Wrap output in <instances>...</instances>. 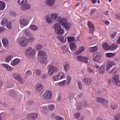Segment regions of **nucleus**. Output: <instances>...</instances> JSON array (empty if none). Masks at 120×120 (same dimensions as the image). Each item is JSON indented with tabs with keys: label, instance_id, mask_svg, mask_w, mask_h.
I'll return each mask as SVG.
<instances>
[{
	"label": "nucleus",
	"instance_id": "obj_63",
	"mask_svg": "<svg viewBox=\"0 0 120 120\" xmlns=\"http://www.w3.org/2000/svg\"><path fill=\"white\" fill-rule=\"evenodd\" d=\"M97 11L96 9H93L90 10V15H92L94 13L96 12Z\"/></svg>",
	"mask_w": 120,
	"mask_h": 120
},
{
	"label": "nucleus",
	"instance_id": "obj_34",
	"mask_svg": "<svg viewBox=\"0 0 120 120\" xmlns=\"http://www.w3.org/2000/svg\"><path fill=\"white\" fill-rule=\"evenodd\" d=\"M118 46L116 44H113L111 46H110V50H114L117 48Z\"/></svg>",
	"mask_w": 120,
	"mask_h": 120
},
{
	"label": "nucleus",
	"instance_id": "obj_37",
	"mask_svg": "<svg viewBox=\"0 0 120 120\" xmlns=\"http://www.w3.org/2000/svg\"><path fill=\"white\" fill-rule=\"evenodd\" d=\"M85 48L83 47H81L79 48V50L78 52H77L76 53V54L77 55H78L81 52L84 51L85 49Z\"/></svg>",
	"mask_w": 120,
	"mask_h": 120
},
{
	"label": "nucleus",
	"instance_id": "obj_40",
	"mask_svg": "<svg viewBox=\"0 0 120 120\" xmlns=\"http://www.w3.org/2000/svg\"><path fill=\"white\" fill-rule=\"evenodd\" d=\"M8 22L6 19H4L1 22V24L2 26H4L5 25H6L7 23Z\"/></svg>",
	"mask_w": 120,
	"mask_h": 120
},
{
	"label": "nucleus",
	"instance_id": "obj_51",
	"mask_svg": "<svg viewBox=\"0 0 120 120\" xmlns=\"http://www.w3.org/2000/svg\"><path fill=\"white\" fill-rule=\"evenodd\" d=\"M75 95L74 93H71L69 94V99L70 100H71L73 99L74 98V96Z\"/></svg>",
	"mask_w": 120,
	"mask_h": 120
},
{
	"label": "nucleus",
	"instance_id": "obj_50",
	"mask_svg": "<svg viewBox=\"0 0 120 120\" xmlns=\"http://www.w3.org/2000/svg\"><path fill=\"white\" fill-rule=\"evenodd\" d=\"M55 118L56 120H64L63 118H61L58 115H56L55 116Z\"/></svg>",
	"mask_w": 120,
	"mask_h": 120
},
{
	"label": "nucleus",
	"instance_id": "obj_25",
	"mask_svg": "<svg viewBox=\"0 0 120 120\" xmlns=\"http://www.w3.org/2000/svg\"><path fill=\"white\" fill-rule=\"evenodd\" d=\"M9 95L11 97L15 98H16L17 97V95L13 90H12L9 92Z\"/></svg>",
	"mask_w": 120,
	"mask_h": 120
},
{
	"label": "nucleus",
	"instance_id": "obj_39",
	"mask_svg": "<svg viewBox=\"0 0 120 120\" xmlns=\"http://www.w3.org/2000/svg\"><path fill=\"white\" fill-rule=\"evenodd\" d=\"M118 107V104H115L111 105V107L112 109L113 110L116 109Z\"/></svg>",
	"mask_w": 120,
	"mask_h": 120
},
{
	"label": "nucleus",
	"instance_id": "obj_28",
	"mask_svg": "<svg viewBox=\"0 0 120 120\" xmlns=\"http://www.w3.org/2000/svg\"><path fill=\"white\" fill-rule=\"evenodd\" d=\"M5 7V4L3 1H0V10H3Z\"/></svg>",
	"mask_w": 120,
	"mask_h": 120
},
{
	"label": "nucleus",
	"instance_id": "obj_64",
	"mask_svg": "<svg viewBox=\"0 0 120 120\" xmlns=\"http://www.w3.org/2000/svg\"><path fill=\"white\" fill-rule=\"evenodd\" d=\"M47 77V75L46 74H43L41 75V78L42 79H45Z\"/></svg>",
	"mask_w": 120,
	"mask_h": 120
},
{
	"label": "nucleus",
	"instance_id": "obj_43",
	"mask_svg": "<svg viewBox=\"0 0 120 120\" xmlns=\"http://www.w3.org/2000/svg\"><path fill=\"white\" fill-rule=\"evenodd\" d=\"M63 51L64 52H67L68 51V47L67 45H64L62 47Z\"/></svg>",
	"mask_w": 120,
	"mask_h": 120
},
{
	"label": "nucleus",
	"instance_id": "obj_20",
	"mask_svg": "<svg viewBox=\"0 0 120 120\" xmlns=\"http://www.w3.org/2000/svg\"><path fill=\"white\" fill-rule=\"evenodd\" d=\"M83 81L86 84L89 85L90 84L92 80L90 79L86 78L83 79Z\"/></svg>",
	"mask_w": 120,
	"mask_h": 120
},
{
	"label": "nucleus",
	"instance_id": "obj_56",
	"mask_svg": "<svg viewBox=\"0 0 120 120\" xmlns=\"http://www.w3.org/2000/svg\"><path fill=\"white\" fill-rule=\"evenodd\" d=\"M54 105L53 104H51L49 105L48 107L50 111L54 109Z\"/></svg>",
	"mask_w": 120,
	"mask_h": 120
},
{
	"label": "nucleus",
	"instance_id": "obj_46",
	"mask_svg": "<svg viewBox=\"0 0 120 120\" xmlns=\"http://www.w3.org/2000/svg\"><path fill=\"white\" fill-rule=\"evenodd\" d=\"M82 104L81 102H79L77 104V108L78 110H79L82 109Z\"/></svg>",
	"mask_w": 120,
	"mask_h": 120
},
{
	"label": "nucleus",
	"instance_id": "obj_22",
	"mask_svg": "<svg viewBox=\"0 0 120 120\" xmlns=\"http://www.w3.org/2000/svg\"><path fill=\"white\" fill-rule=\"evenodd\" d=\"M51 16L53 19L56 21L60 19V16H58V14H51Z\"/></svg>",
	"mask_w": 120,
	"mask_h": 120
},
{
	"label": "nucleus",
	"instance_id": "obj_54",
	"mask_svg": "<svg viewBox=\"0 0 120 120\" xmlns=\"http://www.w3.org/2000/svg\"><path fill=\"white\" fill-rule=\"evenodd\" d=\"M106 55L107 57H111L114 56V54L113 53H107L106 54Z\"/></svg>",
	"mask_w": 120,
	"mask_h": 120
},
{
	"label": "nucleus",
	"instance_id": "obj_36",
	"mask_svg": "<svg viewBox=\"0 0 120 120\" xmlns=\"http://www.w3.org/2000/svg\"><path fill=\"white\" fill-rule=\"evenodd\" d=\"M59 80L63 78L64 77V74L62 72H60L57 75Z\"/></svg>",
	"mask_w": 120,
	"mask_h": 120
},
{
	"label": "nucleus",
	"instance_id": "obj_31",
	"mask_svg": "<svg viewBox=\"0 0 120 120\" xmlns=\"http://www.w3.org/2000/svg\"><path fill=\"white\" fill-rule=\"evenodd\" d=\"M34 73L37 76H39L41 75V71L40 70L36 69L34 71Z\"/></svg>",
	"mask_w": 120,
	"mask_h": 120
},
{
	"label": "nucleus",
	"instance_id": "obj_19",
	"mask_svg": "<svg viewBox=\"0 0 120 120\" xmlns=\"http://www.w3.org/2000/svg\"><path fill=\"white\" fill-rule=\"evenodd\" d=\"M20 60L19 59L16 58L14 59L13 61L12 60L11 62V64L14 66L17 65L20 62Z\"/></svg>",
	"mask_w": 120,
	"mask_h": 120
},
{
	"label": "nucleus",
	"instance_id": "obj_42",
	"mask_svg": "<svg viewBox=\"0 0 120 120\" xmlns=\"http://www.w3.org/2000/svg\"><path fill=\"white\" fill-rule=\"evenodd\" d=\"M86 71L88 72L90 74H93L94 72V70L88 67L87 68Z\"/></svg>",
	"mask_w": 120,
	"mask_h": 120
},
{
	"label": "nucleus",
	"instance_id": "obj_38",
	"mask_svg": "<svg viewBox=\"0 0 120 120\" xmlns=\"http://www.w3.org/2000/svg\"><path fill=\"white\" fill-rule=\"evenodd\" d=\"M119 76L118 75H114L112 78V81L114 82L117 81L119 80Z\"/></svg>",
	"mask_w": 120,
	"mask_h": 120
},
{
	"label": "nucleus",
	"instance_id": "obj_33",
	"mask_svg": "<svg viewBox=\"0 0 120 120\" xmlns=\"http://www.w3.org/2000/svg\"><path fill=\"white\" fill-rule=\"evenodd\" d=\"M89 49L90 52H94L97 51V47L96 46L90 47L89 48Z\"/></svg>",
	"mask_w": 120,
	"mask_h": 120
},
{
	"label": "nucleus",
	"instance_id": "obj_4",
	"mask_svg": "<svg viewBox=\"0 0 120 120\" xmlns=\"http://www.w3.org/2000/svg\"><path fill=\"white\" fill-rule=\"evenodd\" d=\"M55 33L58 34L57 36V38L61 42H65L66 41V38H64L62 36V35L64 33V30L61 28L56 32Z\"/></svg>",
	"mask_w": 120,
	"mask_h": 120
},
{
	"label": "nucleus",
	"instance_id": "obj_13",
	"mask_svg": "<svg viewBox=\"0 0 120 120\" xmlns=\"http://www.w3.org/2000/svg\"><path fill=\"white\" fill-rule=\"evenodd\" d=\"M77 59L79 61L85 62L86 63H88L87 60L88 59V58L87 57L79 56L77 57Z\"/></svg>",
	"mask_w": 120,
	"mask_h": 120
},
{
	"label": "nucleus",
	"instance_id": "obj_29",
	"mask_svg": "<svg viewBox=\"0 0 120 120\" xmlns=\"http://www.w3.org/2000/svg\"><path fill=\"white\" fill-rule=\"evenodd\" d=\"M70 68L69 64V63H65L64 66V69L65 71H68Z\"/></svg>",
	"mask_w": 120,
	"mask_h": 120
},
{
	"label": "nucleus",
	"instance_id": "obj_55",
	"mask_svg": "<svg viewBox=\"0 0 120 120\" xmlns=\"http://www.w3.org/2000/svg\"><path fill=\"white\" fill-rule=\"evenodd\" d=\"M46 22L48 23H51L52 21V20L50 17H48L46 19Z\"/></svg>",
	"mask_w": 120,
	"mask_h": 120
},
{
	"label": "nucleus",
	"instance_id": "obj_35",
	"mask_svg": "<svg viewBox=\"0 0 120 120\" xmlns=\"http://www.w3.org/2000/svg\"><path fill=\"white\" fill-rule=\"evenodd\" d=\"M68 39V41L69 42L72 41H75V38L71 36L67 37Z\"/></svg>",
	"mask_w": 120,
	"mask_h": 120
},
{
	"label": "nucleus",
	"instance_id": "obj_23",
	"mask_svg": "<svg viewBox=\"0 0 120 120\" xmlns=\"http://www.w3.org/2000/svg\"><path fill=\"white\" fill-rule=\"evenodd\" d=\"M2 65L8 71H11L13 70V68L8 64H2Z\"/></svg>",
	"mask_w": 120,
	"mask_h": 120
},
{
	"label": "nucleus",
	"instance_id": "obj_24",
	"mask_svg": "<svg viewBox=\"0 0 120 120\" xmlns=\"http://www.w3.org/2000/svg\"><path fill=\"white\" fill-rule=\"evenodd\" d=\"M104 50L105 51L109 50L110 46L107 43H104L102 44Z\"/></svg>",
	"mask_w": 120,
	"mask_h": 120
},
{
	"label": "nucleus",
	"instance_id": "obj_2",
	"mask_svg": "<svg viewBox=\"0 0 120 120\" xmlns=\"http://www.w3.org/2000/svg\"><path fill=\"white\" fill-rule=\"evenodd\" d=\"M38 57L39 58V61L41 63L45 64L47 62V56L44 52L39 51L38 53Z\"/></svg>",
	"mask_w": 120,
	"mask_h": 120
},
{
	"label": "nucleus",
	"instance_id": "obj_15",
	"mask_svg": "<svg viewBox=\"0 0 120 120\" xmlns=\"http://www.w3.org/2000/svg\"><path fill=\"white\" fill-rule=\"evenodd\" d=\"M19 22L20 25L24 26H26L29 23L28 20L25 19H20Z\"/></svg>",
	"mask_w": 120,
	"mask_h": 120
},
{
	"label": "nucleus",
	"instance_id": "obj_41",
	"mask_svg": "<svg viewBox=\"0 0 120 120\" xmlns=\"http://www.w3.org/2000/svg\"><path fill=\"white\" fill-rule=\"evenodd\" d=\"M42 45L39 44H36L35 46V48L37 50H40L42 47Z\"/></svg>",
	"mask_w": 120,
	"mask_h": 120
},
{
	"label": "nucleus",
	"instance_id": "obj_26",
	"mask_svg": "<svg viewBox=\"0 0 120 120\" xmlns=\"http://www.w3.org/2000/svg\"><path fill=\"white\" fill-rule=\"evenodd\" d=\"M58 21V22L61 24L62 26L67 22V20L65 18L60 19Z\"/></svg>",
	"mask_w": 120,
	"mask_h": 120
},
{
	"label": "nucleus",
	"instance_id": "obj_5",
	"mask_svg": "<svg viewBox=\"0 0 120 120\" xmlns=\"http://www.w3.org/2000/svg\"><path fill=\"white\" fill-rule=\"evenodd\" d=\"M35 53V49L31 47H30L26 50L25 52V54L26 56L31 57L34 56Z\"/></svg>",
	"mask_w": 120,
	"mask_h": 120
},
{
	"label": "nucleus",
	"instance_id": "obj_45",
	"mask_svg": "<svg viewBox=\"0 0 120 120\" xmlns=\"http://www.w3.org/2000/svg\"><path fill=\"white\" fill-rule=\"evenodd\" d=\"M13 57V56L12 55H10L7 57L6 59V62L7 63L9 62Z\"/></svg>",
	"mask_w": 120,
	"mask_h": 120
},
{
	"label": "nucleus",
	"instance_id": "obj_6",
	"mask_svg": "<svg viewBox=\"0 0 120 120\" xmlns=\"http://www.w3.org/2000/svg\"><path fill=\"white\" fill-rule=\"evenodd\" d=\"M28 42V39L26 38L23 37L21 38L18 41L19 45L21 46L24 47L26 46Z\"/></svg>",
	"mask_w": 120,
	"mask_h": 120
},
{
	"label": "nucleus",
	"instance_id": "obj_58",
	"mask_svg": "<svg viewBox=\"0 0 120 120\" xmlns=\"http://www.w3.org/2000/svg\"><path fill=\"white\" fill-rule=\"evenodd\" d=\"M67 85H69L70 83L71 80L72 79L71 77L70 76H68L67 77Z\"/></svg>",
	"mask_w": 120,
	"mask_h": 120
},
{
	"label": "nucleus",
	"instance_id": "obj_44",
	"mask_svg": "<svg viewBox=\"0 0 120 120\" xmlns=\"http://www.w3.org/2000/svg\"><path fill=\"white\" fill-rule=\"evenodd\" d=\"M6 26L8 29H11L12 28V26L11 22L10 21L7 22L6 24Z\"/></svg>",
	"mask_w": 120,
	"mask_h": 120
},
{
	"label": "nucleus",
	"instance_id": "obj_52",
	"mask_svg": "<svg viewBox=\"0 0 120 120\" xmlns=\"http://www.w3.org/2000/svg\"><path fill=\"white\" fill-rule=\"evenodd\" d=\"M66 83V80H64L62 82H59L58 84L59 85L61 86H64L65 85Z\"/></svg>",
	"mask_w": 120,
	"mask_h": 120
},
{
	"label": "nucleus",
	"instance_id": "obj_61",
	"mask_svg": "<svg viewBox=\"0 0 120 120\" xmlns=\"http://www.w3.org/2000/svg\"><path fill=\"white\" fill-rule=\"evenodd\" d=\"M47 109V108L45 107H44L42 108V112L44 114H45L46 112L45 111H46Z\"/></svg>",
	"mask_w": 120,
	"mask_h": 120
},
{
	"label": "nucleus",
	"instance_id": "obj_3",
	"mask_svg": "<svg viewBox=\"0 0 120 120\" xmlns=\"http://www.w3.org/2000/svg\"><path fill=\"white\" fill-rule=\"evenodd\" d=\"M47 74L49 76L52 75L54 73L58 71L57 67L51 64L47 66Z\"/></svg>",
	"mask_w": 120,
	"mask_h": 120
},
{
	"label": "nucleus",
	"instance_id": "obj_57",
	"mask_svg": "<svg viewBox=\"0 0 120 120\" xmlns=\"http://www.w3.org/2000/svg\"><path fill=\"white\" fill-rule=\"evenodd\" d=\"M26 76H30L31 75L32 73L31 71L28 70L26 72Z\"/></svg>",
	"mask_w": 120,
	"mask_h": 120
},
{
	"label": "nucleus",
	"instance_id": "obj_16",
	"mask_svg": "<svg viewBox=\"0 0 120 120\" xmlns=\"http://www.w3.org/2000/svg\"><path fill=\"white\" fill-rule=\"evenodd\" d=\"M61 27L60 24L58 23H56L53 25L52 26V28L54 29L55 32L58 31L60 29Z\"/></svg>",
	"mask_w": 120,
	"mask_h": 120
},
{
	"label": "nucleus",
	"instance_id": "obj_7",
	"mask_svg": "<svg viewBox=\"0 0 120 120\" xmlns=\"http://www.w3.org/2000/svg\"><path fill=\"white\" fill-rule=\"evenodd\" d=\"M12 76L14 79L18 81L20 84H22L24 83V80L22 79L21 75L20 74L14 73L13 74Z\"/></svg>",
	"mask_w": 120,
	"mask_h": 120
},
{
	"label": "nucleus",
	"instance_id": "obj_53",
	"mask_svg": "<svg viewBox=\"0 0 120 120\" xmlns=\"http://www.w3.org/2000/svg\"><path fill=\"white\" fill-rule=\"evenodd\" d=\"M77 82L79 89L81 90L82 89V84L81 81L79 80H77Z\"/></svg>",
	"mask_w": 120,
	"mask_h": 120
},
{
	"label": "nucleus",
	"instance_id": "obj_17",
	"mask_svg": "<svg viewBox=\"0 0 120 120\" xmlns=\"http://www.w3.org/2000/svg\"><path fill=\"white\" fill-rule=\"evenodd\" d=\"M55 2V0H46L45 1V3L47 6H50L53 5Z\"/></svg>",
	"mask_w": 120,
	"mask_h": 120
},
{
	"label": "nucleus",
	"instance_id": "obj_47",
	"mask_svg": "<svg viewBox=\"0 0 120 120\" xmlns=\"http://www.w3.org/2000/svg\"><path fill=\"white\" fill-rule=\"evenodd\" d=\"M30 28L32 30H36L38 29V27L34 25H31L30 26Z\"/></svg>",
	"mask_w": 120,
	"mask_h": 120
},
{
	"label": "nucleus",
	"instance_id": "obj_49",
	"mask_svg": "<svg viewBox=\"0 0 120 120\" xmlns=\"http://www.w3.org/2000/svg\"><path fill=\"white\" fill-rule=\"evenodd\" d=\"M24 32L26 35L28 36H30L31 35V33L27 30H25L24 31Z\"/></svg>",
	"mask_w": 120,
	"mask_h": 120
},
{
	"label": "nucleus",
	"instance_id": "obj_18",
	"mask_svg": "<svg viewBox=\"0 0 120 120\" xmlns=\"http://www.w3.org/2000/svg\"><path fill=\"white\" fill-rule=\"evenodd\" d=\"M69 46L71 50H75L76 49L77 47L75 43L74 42H71Z\"/></svg>",
	"mask_w": 120,
	"mask_h": 120
},
{
	"label": "nucleus",
	"instance_id": "obj_59",
	"mask_svg": "<svg viewBox=\"0 0 120 120\" xmlns=\"http://www.w3.org/2000/svg\"><path fill=\"white\" fill-rule=\"evenodd\" d=\"M80 113H77L75 114V117L78 120L79 118L80 117Z\"/></svg>",
	"mask_w": 120,
	"mask_h": 120
},
{
	"label": "nucleus",
	"instance_id": "obj_21",
	"mask_svg": "<svg viewBox=\"0 0 120 120\" xmlns=\"http://www.w3.org/2000/svg\"><path fill=\"white\" fill-rule=\"evenodd\" d=\"M114 64L113 62L112 61L109 62L107 65L106 70L107 71H108L109 70L112 66Z\"/></svg>",
	"mask_w": 120,
	"mask_h": 120
},
{
	"label": "nucleus",
	"instance_id": "obj_1",
	"mask_svg": "<svg viewBox=\"0 0 120 120\" xmlns=\"http://www.w3.org/2000/svg\"><path fill=\"white\" fill-rule=\"evenodd\" d=\"M27 0H18V3L21 6L20 7V10L22 11H25L27 10L30 9L31 5L27 4Z\"/></svg>",
	"mask_w": 120,
	"mask_h": 120
},
{
	"label": "nucleus",
	"instance_id": "obj_30",
	"mask_svg": "<svg viewBox=\"0 0 120 120\" xmlns=\"http://www.w3.org/2000/svg\"><path fill=\"white\" fill-rule=\"evenodd\" d=\"M71 26V24L69 22H67L62 26H63L66 29L68 30L69 29Z\"/></svg>",
	"mask_w": 120,
	"mask_h": 120
},
{
	"label": "nucleus",
	"instance_id": "obj_11",
	"mask_svg": "<svg viewBox=\"0 0 120 120\" xmlns=\"http://www.w3.org/2000/svg\"><path fill=\"white\" fill-rule=\"evenodd\" d=\"M101 54L99 52H97L93 55V60L94 61L98 62L101 56Z\"/></svg>",
	"mask_w": 120,
	"mask_h": 120
},
{
	"label": "nucleus",
	"instance_id": "obj_48",
	"mask_svg": "<svg viewBox=\"0 0 120 120\" xmlns=\"http://www.w3.org/2000/svg\"><path fill=\"white\" fill-rule=\"evenodd\" d=\"M115 120H120V113H118L114 117Z\"/></svg>",
	"mask_w": 120,
	"mask_h": 120
},
{
	"label": "nucleus",
	"instance_id": "obj_9",
	"mask_svg": "<svg viewBox=\"0 0 120 120\" xmlns=\"http://www.w3.org/2000/svg\"><path fill=\"white\" fill-rule=\"evenodd\" d=\"M96 100L97 102L102 103L105 106L107 105L108 101L104 99L101 97H98L96 98Z\"/></svg>",
	"mask_w": 120,
	"mask_h": 120
},
{
	"label": "nucleus",
	"instance_id": "obj_12",
	"mask_svg": "<svg viewBox=\"0 0 120 120\" xmlns=\"http://www.w3.org/2000/svg\"><path fill=\"white\" fill-rule=\"evenodd\" d=\"M45 98L47 100L50 99L52 96V93L50 91H46L44 94Z\"/></svg>",
	"mask_w": 120,
	"mask_h": 120
},
{
	"label": "nucleus",
	"instance_id": "obj_14",
	"mask_svg": "<svg viewBox=\"0 0 120 120\" xmlns=\"http://www.w3.org/2000/svg\"><path fill=\"white\" fill-rule=\"evenodd\" d=\"M43 87L42 84L40 83L37 84L35 86V90L37 92H40L42 90Z\"/></svg>",
	"mask_w": 120,
	"mask_h": 120
},
{
	"label": "nucleus",
	"instance_id": "obj_62",
	"mask_svg": "<svg viewBox=\"0 0 120 120\" xmlns=\"http://www.w3.org/2000/svg\"><path fill=\"white\" fill-rule=\"evenodd\" d=\"M34 38L33 37L29 38L28 40V41H29L30 42H32L34 41Z\"/></svg>",
	"mask_w": 120,
	"mask_h": 120
},
{
	"label": "nucleus",
	"instance_id": "obj_27",
	"mask_svg": "<svg viewBox=\"0 0 120 120\" xmlns=\"http://www.w3.org/2000/svg\"><path fill=\"white\" fill-rule=\"evenodd\" d=\"M2 42L4 45L5 47H7L8 45V41L7 39L5 38H3Z\"/></svg>",
	"mask_w": 120,
	"mask_h": 120
},
{
	"label": "nucleus",
	"instance_id": "obj_8",
	"mask_svg": "<svg viewBox=\"0 0 120 120\" xmlns=\"http://www.w3.org/2000/svg\"><path fill=\"white\" fill-rule=\"evenodd\" d=\"M38 116V115L36 113H29L27 114L26 116L27 119L33 120L36 119Z\"/></svg>",
	"mask_w": 120,
	"mask_h": 120
},
{
	"label": "nucleus",
	"instance_id": "obj_10",
	"mask_svg": "<svg viewBox=\"0 0 120 120\" xmlns=\"http://www.w3.org/2000/svg\"><path fill=\"white\" fill-rule=\"evenodd\" d=\"M87 25L90 29L89 32L91 34H93L94 31V28L92 22H91L88 21L87 23Z\"/></svg>",
	"mask_w": 120,
	"mask_h": 120
},
{
	"label": "nucleus",
	"instance_id": "obj_60",
	"mask_svg": "<svg viewBox=\"0 0 120 120\" xmlns=\"http://www.w3.org/2000/svg\"><path fill=\"white\" fill-rule=\"evenodd\" d=\"M52 79L54 81H56L59 80V78H58L57 75H55L52 78Z\"/></svg>",
	"mask_w": 120,
	"mask_h": 120
},
{
	"label": "nucleus",
	"instance_id": "obj_32",
	"mask_svg": "<svg viewBox=\"0 0 120 120\" xmlns=\"http://www.w3.org/2000/svg\"><path fill=\"white\" fill-rule=\"evenodd\" d=\"M105 66L103 65L101 66L99 68V71L100 74L104 73L105 71Z\"/></svg>",
	"mask_w": 120,
	"mask_h": 120
}]
</instances>
